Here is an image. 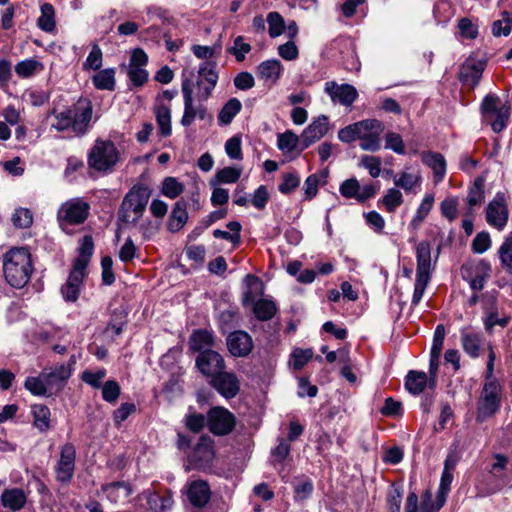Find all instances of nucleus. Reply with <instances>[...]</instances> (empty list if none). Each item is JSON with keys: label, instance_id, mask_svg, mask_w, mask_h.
<instances>
[{"label": "nucleus", "instance_id": "obj_34", "mask_svg": "<svg viewBox=\"0 0 512 512\" xmlns=\"http://www.w3.org/2000/svg\"><path fill=\"white\" fill-rule=\"evenodd\" d=\"M102 491L106 494L107 498L117 503L121 499H127L131 494V489L128 484L124 482H114L102 486Z\"/></svg>", "mask_w": 512, "mask_h": 512}, {"label": "nucleus", "instance_id": "obj_39", "mask_svg": "<svg viewBox=\"0 0 512 512\" xmlns=\"http://www.w3.org/2000/svg\"><path fill=\"white\" fill-rule=\"evenodd\" d=\"M434 201V194L428 193L424 196L419 207L417 208L415 215L413 216L410 222V226L413 229H417L420 226V224L424 221V219L428 216L433 207Z\"/></svg>", "mask_w": 512, "mask_h": 512}, {"label": "nucleus", "instance_id": "obj_48", "mask_svg": "<svg viewBox=\"0 0 512 512\" xmlns=\"http://www.w3.org/2000/svg\"><path fill=\"white\" fill-rule=\"evenodd\" d=\"M382 202L388 212H394L403 203V195L397 188H389Z\"/></svg>", "mask_w": 512, "mask_h": 512}, {"label": "nucleus", "instance_id": "obj_38", "mask_svg": "<svg viewBox=\"0 0 512 512\" xmlns=\"http://www.w3.org/2000/svg\"><path fill=\"white\" fill-rule=\"evenodd\" d=\"M490 273V264L486 261H480L475 267V275L469 281L470 287L473 290H482L484 288L485 282L490 277Z\"/></svg>", "mask_w": 512, "mask_h": 512}, {"label": "nucleus", "instance_id": "obj_54", "mask_svg": "<svg viewBox=\"0 0 512 512\" xmlns=\"http://www.w3.org/2000/svg\"><path fill=\"white\" fill-rule=\"evenodd\" d=\"M184 190L182 183L174 177H167L163 181L162 194L170 199L177 198Z\"/></svg>", "mask_w": 512, "mask_h": 512}, {"label": "nucleus", "instance_id": "obj_29", "mask_svg": "<svg viewBox=\"0 0 512 512\" xmlns=\"http://www.w3.org/2000/svg\"><path fill=\"white\" fill-rule=\"evenodd\" d=\"M159 133L163 137L171 135V109L168 105L158 103L154 108Z\"/></svg>", "mask_w": 512, "mask_h": 512}, {"label": "nucleus", "instance_id": "obj_41", "mask_svg": "<svg viewBox=\"0 0 512 512\" xmlns=\"http://www.w3.org/2000/svg\"><path fill=\"white\" fill-rule=\"evenodd\" d=\"M32 415L34 418V426L40 431L49 429L50 424V409L43 404H35L31 407Z\"/></svg>", "mask_w": 512, "mask_h": 512}, {"label": "nucleus", "instance_id": "obj_10", "mask_svg": "<svg viewBox=\"0 0 512 512\" xmlns=\"http://www.w3.org/2000/svg\"><path fill=\"white\" fill-rule=\"evenodd\" d=\"M485 218L491 227L498 231L504 230L509 219V209L507 198L503 192H497L488 203Z\"/></svg>", "mask_w": 512, "mask_h": 512}, {"label": "nucleus", "instance_id": "obj_15", "mask_svg": "<svg viewBox=\"0 0 512 512\" xmlns=\"http://www.w3.org/2000/svg\"><path fill=\"white\" fill-rule=\"evenodd\" d=\"M214 458L213 441L208 436H201L191 456L190 464L194 468L209 466Z\"/></svg>", "mask_w": 512, "mask_h": 512}, {"label": "nucleus", "instance_id": "obj_47", "mask_svg": "<svg viewBox=\"0 0 512 512\" xmlns=\"http://www.w3.org/2000/svg\"><path fill=\"white\" fill-rule=\"evenodd\" d=\"M23 97L32 106L40 107L49 101L50 94L43 89L31 88L25 91Z\"/></svg>", "mask_w": 512, "mask_h": 512}, {"label": "nucleus", "instance_id": "obj_51", "mask_svg": "<svg viewBox=\"0 0 512 512\" xmlns=\"http://www.w3.org/2000/svg\"><path fill=\"white\" fill-rule=\"evenodd\" d=\"M103 53L97 44H93L90 53L83 63V70H98L102 66Z\"/></svg>", "mask_w": 512, "mask_h": 512}, {"label": "nucleus", "instance_id": "obj_33", "mask_svg": "<svg viewBox=\"0 0 512 512\" xmlns=\"http://www.w3.org/2000/svg\"><path fill=\"white\" fill-rule=\"evenodd\" d=\"M40 16L37 20L38 27L44 31L51 33L56 28L55 9L50 3H43L40 6Z\"/></svg>", "mask_w": 512, "mask_h": 512}, {"label": "nucleus", "instance_id": "obj_13", "mask_svg": "<svg viewBox=\"0 0 512 512\" xmlns=\"http://www.w3.org/2000/svg\"><path fill=\"white\" fill-rule=\"evenodd\" d=\"M333 103H339L343 106H350L357 99L358 92L356 88L350 84H337L335 81H328L324 87Z\"/></svg>", "mask_w": 512, "mask_h": 512}, {"label": "nucleus", "instance_id": "obj_24", "mask_svg": "<svg viewBox=\"0 0 512 512\" xmlns=\"http://www.w3.org/2000/svg\"><path fill=\"white\" fill-rule=\"evenodd\" d=\"M284 67L277 59H269L261 62L257 67V76L271 84L277 83L282 76Z\"/></svg>", "mask_w": 512, "mask_h": 512}, {"label": "nucleus", "instance_id": "obj_23", "mask_svg": "<svg viewBox=\"0 0 512 512\" xmlns=\"http://www.w3.org/2000/svg\"><path fill=\"white\" fill-rule=\"evenodd\" d=\"M211 496L209 485L203 480L193 481L188 485L187 497L195 507L205 506Z\"/></svg>", "mask_w": 512, "mask_h": 512}, {"label": "nucleus", "instance_id": "obj_2", "mask_svg": "<svg viewBox=\"0 0 512 512\" xmlns=\"http://www.w3.org/2000/svg\"><path fill=\"white\" fill-rule=\"evenodd\" d=\"M384 131V125L377 119H365L350 124L338 132L341 142L350 143L360 140V148L364 151L375 152L381 148L380 136Z\"/></svg>", "mask_w": 512, "mask_h": 512}, {"label": "nucleus", "instance_id": "obj_8", "mask_svg": "<svg viewBox=\"0 0 512 512\" xmlns=\"http://www.w3.org/2000/svg\"><path fill=\"white\" fill-rule=\"evenodd\" d=\"M501 388L496 380H487L483 386L477 405V422H483L492 417L499 409Z\"/></svg>", "mask_w": 512, "mask_h": 512}, {"label": "nucleus", "instance_id": "obj_3", "mask_svg": "<svg viewBox=\"0 0 512 512\" xmlns=\"http://www.w3.org/2000/svg\"><path fill=\"white\" fill-rule=\"evenodd\" d=\"M3 271L6 281L12 287H24L33 272L29 250L15 247L7 251L3 257Z\"/></svg>", "mask_w": 512, "mask_h": 512}, {"label": "nucleus", "instance_id": "obj_19", "mask_svg": "<svg viewBox=\"0 0 512 512\" xmlns=\"http://www.w3.org/2000/svg\"><path fill=\"white\" fill-rule=\"evenodd\" d=\"M194 81L189 78H185L182 81L181 90L184 98V113L181 118V124L185 127L190 126L197 115V106L193 104V93H194Z\"/></svg>", "mask_w": 512, "mask_h": 512}, {"label": "nucleus", "instance_id": "obj_36", "mask_svg": "<svg viewBox=\"0 0 512 512\" xmlns=\"http://www.w3.org/2000/svg\"><path fill=\"white\" fill-rule=\"evenodd\" d=\"M214 337L213 334L207 330H197L190 338V348L200 353L204 350H211L213 346Z\"/></svg>", "mask_w": 512, "mask_h": 512}, {"label": "nucleus", "instance_id": "obj_44", "mask_svg": "<svg viewBox=\"0 0 512 512\" xmlns=\"http://www.w3.org/2000/svg\"><path fill=\"white\" fill-rule=\"evenodd\" d=\"M461 341L464 351L471 357L476 358L479 355L480 337L478 334L462 332Z\"/></svg>", "mask_w": 512, "mask_h": 512}, {"label": "nucleus", "instance_id": "obj_49", "mask_svg": "<svg viewBox=\"0 0 512 512\" xmlns=\"http://www.w3.org/2000/svg\"><path fill=\"white\" fill-rule=\"evenodd\" d=\"M453 480L452 472H448L447 470L442 471L440 485L437 493V508H441L445 501L448 492L450 491V486Z\"/></svg>", "mask_w": 512, "mask_h": 512}, {"label": "nucleus", "instance_id": "obj_45", "mask_svg": "<svg viewBox=\"0 0 512 512\" xmlns=\"http://www.w3.org/2000/svg\"><path fill=\"white\" fill-rule=\"evenodd\" d=\"M268 23V33L271 38L280 36L286 28L283 17L278 12H270L266 19Z\"/></svg>", "mask_w": 512, "mask_h": 512}, {"label": "nucleus", "instance_id": "obj_4", "mask_svg": "<svg viewBox=\"0 0 512 512\" xmlns=\"http://www.w3.org/2000/svg\"><path fill=\"white\" fill-rule=\"evenodd\" d=\"M90 214V204L81 197L63 202L57 211V223L66 234L73 233V227L82 225Z\"/></svg>", "mask_w": 512, "mask_h": 512}, {"label": "nucleus", "instance_id": "obj_56", "mask_svg": "<svg viewBox=\"0 0 512 512\" xmlns=\"http://www.w3.org/2000/svg\"><path fill=\"white\" fill-rule=\"evenodd\" d=\"M381 159L371 155H363L360 159V165L368 170L373 178H377L381 174Z\"/></svg>", "mask_w": 512, "mask_h": 512}, {"label": "nucleus", "instance_id": "obj_18", "mask_svg": "<svg viewBox=\"0 0 512 512\" xmlns=\"http://www.w3.org/2000/svg\"><path fill=\"white\" fill-rule=\"evenodd\" d=\"M211 384L227 399L235 397L239 392V382L236 376L223 370L212 377Z\"/></svg>", "mask_w": 512, "mask_h": 512}, {"label": "nucleus", "instance_id": "obj_55", "mask_svg": "<svg viewBox=\"0 0 512 512\" xmlns=\"http://www.w3.org/2000/svg\"><path fill=\"white\" fill-rule=\"evenodd\" d=\"M313 351L311 349L297 348L291 355L290 364L294 370L302 369L312 358Z\"/></svg>", "mask_w": 512, "mask_h": 512}, {"label": "nucleus", "instance_id": "obj_37", "mask_svg": "<svg viewBox=\"0 0 512 512\" xmlns=\"http://www.w3.org/2000/svg\"><path fill=\"white\" fill-rule=\"evenodd\" d=\"M43 69V64L34 58L24 59L15 65V72L20 78L32 77Z\"/></svg>", "mask_w": 512, "mask_h": 512}, {"label": "nucleus", "instance_id": "obj_14", "mask_svg": "<svg viewBox=\"0 0 512 512\" xmlns=\"http://www.w3.org/2000/svg\"><path fill=\"white\" fill-rule=\"evenodd\" d=\"M196 365L204 375L213 377L225 368L223 357L216 351L204 350L196 358Z\"/></svg>", "mask_w": 512, "mask_h": 512}, {"label": "nucleus", "instance_id": "obj_12", "mask_svg": "<svg viewBox=\"0 0 512 512\" xmlns=\"http://www.w3.org/2000/svg\"><path fill=\"white\" fill-rule=\"evenodd\" d=\"M76 450L73 444L66 443L61 447L60 459L56 466L58 481L69 482L74 474Z\"/></svg>", "mask_w": 512, "mask_h": 512}, {"label": "nucleus", "instance_id": "obj_43", "mask_svg": "<svg viewBox=\"0 0 512 512\" xmlns=\"http://www.w3.org/2000/svg\"><path fill=\"white\" fill-rule=\"evenodd\" d=\"M512 29V13L504 11L501 18L495 20L492 24V34L495 37L508 36Z\"/></svg>", "mask_w": 512, "mask_h": 512}, {"label": "nucleus", "instance_id": "obj_6", "mask_svg": "<svg viewBox=\"0 0 512 512\" xmlns=\"http://www.w3.org/2000/svg\"><path fill=\"white\" fill-rule=\"evenodd\" d=\"M151 196V190L144 185L134 186L124 197L122 209L125 210L122 220L134 223L143 214Z\"/></svg>", "mask_w": 512, "mask_h": 512}, {"label": "nucleus", "instance_id": "obj_58", "mask_svg": "<svg viewBox=\"0 0 512 512\" xmlns=\"http://www.w3.org/2000/svg\"><path fill=\"white\" fill-rule=\"evenodd\" d=\"M385 148L400 155H404L406 153L402 137L395 132H388L385 135Z\"/></svg>", "mask_w": 512, "mask_h": 512}, {"label": "nucleus", "instance_id": "obj_60", "mask_svg": "<svg viewBox=\"0 0 512 512\" xmlns=\"http://www.w3.org/2000/svg\"><path fill=\"white\" fill-rule=\"evenodd\" d=\"M105 376V369H99L95 372L87 370L82 373L81 379L83 382L90 385L91 387L99 389L102 387V382Z\"/></svg>", "mask_w": 512, "mask_h": 512}, {"label": "nucleus", "instance_id": "obj_25", "mask_svg": "<svg viewBox=\"0 0 512 512\" xmlns=\"http://www.w3.org/2000/svg\"><path fill=\"white\" fill-rule=\"evenodd\" d=\"M92 117V107L90 102L79 103L72 111L73 131L77 134H83Z\"/></svg>", "mask_w": 512, "mask_h": 512}, {"label": "nucleus", "instance_id": "obj_57", "mask_svg": "<svg viewBox=\"0 0 512 512\" xmlns=\"http://www.w3.org/2000/svg\"><path fill=\"white\" fill-rule=\"evenodd\" d=\"M102 398L108 403H115L120 396V386L114 380L106 381L102 387Z\"/></svg>", "mask_w": 512, "mask_h": 512}, {"label": "nucleus", "instance_id": "obj_26", "mask_svg": "<svg viewBox=\"0 0 512 512\" xmlns=\"http://www.w3.org/2000/svg\"><path fill=\"white\" fill-rule=\"evenodd\" d=\"M422 162L433 170L435 182H441L446 174V161L442 154L424 152L421 154Z\"/></svg>", "mask_w": 512, "mask_h": 512}, {"label": "nucleus", "instance_id": "obj_32", "mask_svg": "<svg viewBox=\"0 0 512 512\" xmlns=\"http://www.w3.org/2000/svg\"><path fill=\"white\" fill-rule=\"evenodd\" d=\"M92 83L98 90L113 91L115 89V70L113 68H107L98 71L92 77Z\"/></svg>", "mask_w": 512, "mask_h": 512}, {"label": "nucleus", "instance_id": "obj_17", "mask_svg": "<svg viewBox=\"0 0 512 512\" xmlns=\"http://www.w3.org/2000/svg\"><path fill=\"white\" fill-rule=\"evenodd\" d=\"M329 130V120L325 115L314 119L301 134V141L304 148H308L314 142L324 137Z\"/></svg>", "mask_w": 512, "mask_h": 512}, {"label": "nucleus", "instance_id": "obj_30", "mask_svg": "<svg viewBox=\"0 0 512 512\" xmlns=\"http://www.w3.org/2000/svg\"><path fill=\"white\" fill-rule=\"evenodd\" d=\"M79 257L74 261L73 267L86 271L89 260L94 251V242L91 236H84L78 248Z\"/></svg>", "mask_w": 512, "mask_h": 512}, {"label": "nucleus", "instance_id": "obj_50", "mask_svg": "<svg viewBox=\"0 0 512 512\" xmlns=\"http://www.w3.org/2000/svg\"><path fill=\"white\" fill-rule=\"evenodd\" d=\"M498 255L502 266L512 272V235L505 238L498 250Z\"/></svg>", "mask_w": 512, "mask_h": 512}, {"label": "nucleus", "instance_id": "obj_64", "mask_svg": "<svg viewBox=\"0 0 512 512\" xmlns=\"http://www.w3.org/2000/svg\"><path fill=\"white\" fill-rule=\"evenodd\" d=\"M360 184L357 179L345 180L340 186V193L345 198H352L358 201Z\"/></svg>", "mask_w": 512, "mask_h": 512}, {"label": "nucleus", "instance_id": "obj_9", "mask_svg": "<svg viewBox=\"0 0 512 512\" xmlns=\"http://www.w3.org/2000/svg\"><path fill=\"white\" fill-rule=\"evenodd\" d=\"M481 109L494 132H501L507 126L509 107L502 103L499 97L487 95L482 102Z\"/></svg>", "mask_w": 512, "mask_h": 512}, {"label": "nucleus", "instance_id": "obj_20", "mask_svg": "<svg viewBox=\"0 0 512 512\" xmlns=\"http://www.w3.org/2000/svg\"><path fill=\"white\" fill-rule=\"evenodd\" d=\"M85 276L86 271L76 267L72 268L66 283L61 287V294L65 301H77Z\"/></svg>", "mask_w": 512, "mask_h": 512}, {"label": "nucleus", "instance_id": "obj_21", "mask_svg": "<svg viewBox=\"0 0 512 512\" xmlns=\"http://www.w3.org/2000/svg\"><path fill=\"white\" fill-rule=\"evenodd\" d=\"M485 63L482 61H476L474 59H468L464 62L460 70V80L474 88L480 81Z\"/></svg>", "mask_w": 512, "mask_h": 512}, {"label": "nucleus", "instance_id": "obj_46", "mask_svg": "<svg viewBox=\"0 0 512 512\" xmlns=\"http://www.w3.org/2000/svg\"><path fill=\"white\" fill-rule=\"evenodd\" d=\"M299 137L292 131H286L278 135L277 146L284 153H290L296 149Z\"/></svg>", "mask_w": 512, "mask_h": 512}, {"label": "nucleus", "instance_id": "obj_52", "mask_svg": "<svg viewBox=\"0 0 512 512\" xmlns=\"http://www.w3.org/2000/svg\"><path fill=\"white\" fill-rule=\"evenodd\" d=\"M52 113L54 115V122L52 123V127L57 131H65L70 127L73 128L71 109H66L59 113L54 110Z\"/></svg>", "mask_w": 512, "mask_h": 512}, {"label": "nucleus", "instance_id": "obj_5", "mask_svg": "<svg viewBox=\"0 0 512 512\" xmlns=\"http://www.w3.org/2000/svg\"><path fill=\"white\" fill-rule=\"evenodd\" d=\"M416 279L412 296V305L420 303L425 289L430 281L431 272V246L427 241H422L416 246Z\"/></svg>", "mask_w": 512, "mask_h": 512}, {"label": "nucleus", "instance_id": "obj_35", "mask_svg": "<svg viewBox=\"0 0 512 512\" xmlns=\"http://www.w3.org/2000/svg\"><path fill=\"white\" fill-rule=\"evenodd\" d=\"M253 312L257 319L267 321L276 314L277 306L273 300L261 298L254 303Z\"/></svg>", "mask_w": 512, "mask_h": 512}, {"label": "nucleus", "instance_id": "obj_7", "mask_svg": "<svg viewBox=\"0 0 512 512\" xmlns=\"http://www.w3.org/2000/svg\"><path fill=\"white\" fill-rule=\"evenodd\" d=\"M119 160V152L111 141L97 140L92 147L88 163L97 171L111 170Z\"/></svg>", "mask_w": 512, "mask_h": 512}, {"label": "nucleus", "instance_id": "obj_16", "mask_svg": "<svg viewBox=\"0 0 512 512\" xmlns=\"http://www.w3.org/2000/svg\"><path fill=\"white\" fill-rule=\"evenodd\" d=\"M226 342L229 352L235 357H245L253 348V340L251 336L242 330L230 333Z\"/></svg>", "mask_w": 512, "mask_h": 512}, {"label": "nucleus", "instance_id": "obj_31", "mask_svg": "<svg viewBox=\"0 0 512 512\" xmlns=\"http://www.w3.org/2000/svg\"><path fill=\"white\" fill-rule=\"evenodd\" d=\"M428 385V377L425 372L409 371L406 376L405 387L409 393L419 395Z\"/></svg>", "mask_w": 512, "mask_h": 512}, {"label": "nucleus", "instance_id": "obj_40", "mask_svg": "<svg viewBox=\"0 0 512 512\" xmlns=\"http://www.w3.org/2000/svg\"><path fill=\"white\" fill-rule=\"evenodd\" d=\"M242 108L241 102L237 98H231L220 110L218 114V122L220 125H228L233 118L240 112Z\"/></svg>", "mask_w": 512, "mask_h": 512}, {"label": "nucleus", "instance_id": "obj_28", "mask_svg": "<svg viewBox=\"0 0 512 512\" xmlns=\"http://www.w3.org/2000/svg\"><path fill=\"white\" fill-rule=\"evenodd\" d=\"M2 505L13 511L22 509L26 503V495L22 489H6L1 495Z\"/></svg>", "mask_w": 512, "mask_h": 512}, {"label": "nucleus", "instance_id": "obj_63", "mask_svg": "<svg viewBox=\"0 0 512 512\" xmlns=\"http://www.w3.org/2000/svg\"><path fill=\"white\" fill-rule=\"evenodd\" d=\"M484 201V191L481 182L476 181L474 186L469 190L467 196V203L469 206V213L472 212L474 206L481 204Z\"/></svg>", "mask_w": 512, "mask_h": 512}, {"label": "nucleus", "instance_id": "obj_61", "mask_svg": "<svg viewBox=\"0 0 512 512\" xmlns=\"http://www.w3.org/2000/svg\"><path fill=\"white\" fill-rule=\"evenodd\" d=\"M12 222L18 228H28L33 222L31 211L25 208L17 209L12 216Z\"/></svg>", "mask_w": 512, "mask_h": 512}, {"label": "nucleus", "instance_id": "obj_1", "mask_svg": "<svg viewBox=\"0 0 512 512\" xmlns=\"http://www.w3.org/2000/svg\"><path fill=\"white\" fill-rule=\"evenodd\" d=\"M70 376V365L59 364L44 368L38 376L27 377L24 387L34 396L49 397L59 393Z\"/></svg>", "mask_w": 512, "mask_h": 512}, {"label": "nucleus", "instance_id": "obj_53", "mask_svg": "<svg viewBox=\"0 0 512 512\" xmlns=\"http://www.w3.org/2000/svg\"><path fill=\"white\" fill-rule=\"evenodd\" d=\"M228 53L235 56L238 62H242L246 54L251 51V45L249 43L244 42V38L242 36H238L234 39L233 45L228 48Z\"/></svg>", "mask_w": 512, "mask_h": 512}, {"label": "nucleus", "instance_id": "obj_42", "mask_svg": "<svg viewBox=\"0 0 512 512\" xmlns=\"http://www.w3.org/2000/svg\"><path fill=\"white\" fill-rule=\"evenodd\" d=\"M242 170L236 167H225L217 171L215 179L211 180V186H216L218 183H235L238 181Z\"/></svg>", "mask_w": 512, "mask_h": 512}, {"label": "nucleus", "instance_id": "obj_22", "mask_svg": "<svg viewBox=\"0 0 512 512\" xmlns=\"http://www.w3.org/2000/svg\"><path fill=\"white\" fill-rule=\"evenodd\" d=\"M396 187L403 189L406 193L416 194L422 184L421 173L406 169L399 172L393 179Z\"/></svg>", "mask_w": 512, "mask_h": 512}, {"label": "nucleus", "instance_id": "obj_59", "mask_svg": "<svg viewBox=\"0 0 512 512\" xmlns=\"http://www.w3.org/2000/svg\"><path fill=\"white\" fill-rule=\"evenodd\" d=\"M441 214L448 219L453 221L458 215V199L454 197H448L444 199L440 204Z\"/></svg>", "mask_w": 512, "mask_h": 512}, {"label": "nucleus", "instance_id": "obj_27", "mask_svg": "<svg viewBox=\"0 0 512 512\" xmlns=\"http://www.w3.org/2000/svg\"><path fill=\"white\" fill-rule=\"evenodd\" d=\"M186 206L187 204L184 200H179L174 204L173 210L167 223V228L170 232H178L186 224L188 220Z\"/></svg>", "mask_w": 512, "mask_h": 512}, {"label": "nucleus", "instance_id": "obj_11", "mask_svg": "<svg viewBox=\"0 0 512 512\" xmlns=\"http://www.w3.org/2000/svg\"><path fill=\"white\" fill-rule=\"evenodd\" d=\"M235 424V416L224 407H212L207 413V427L214 435L224 436L229 434L234 429Z\"/></svg>", "mask_w": 512, "mask_h": 512}, {"label": "nucleus", "instance_id": "obj_62", "mask_svg": "<svg viewBox=\"0 0 512 512\" xmlns=\"http://www.w3.org/2000/svg\"><path fill=\"white\" fill-rule=\"evenodd\" d=\"M127 74L131 83L136 87L144 85L148 80V72L145 67H128Z\"/></svg>", "mask_w": 512, "mask_h": 512}]
</instances>
